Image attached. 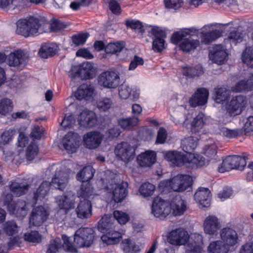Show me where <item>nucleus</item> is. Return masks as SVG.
I'll return each instance as SVG.
<instances>
[{
	"instance_id": "24",
	"label": "nucleus",
	"mask_w": 253,
	"mask_h": 253,
	"mask_svg": "<svg viewBox=\"0 0 253 253\" xmlns=\"http://www.w3.org/2000/svg\"><path fill=\"white\" fill-rule=\"evenodd\" d=\"M77 217L84 219L89 218L92 215V204L89 199L81 200L76 209Z\"/></svg>"
},
{
	"instance_id": "48",
	"label": "nucleus",
	"mask_w": 253,
	"mask_h": 253,
	"mask_svg": "<svg viewBox=\"0 0 253 253\" xmlns=\"http://www.w3.org/2000/svg\"><path fill=\"white\" fill-rule=\"evenodd\" d=\"M13 108V102L11 99L3 98L0 100V114L6 115L12 111Z\"/></svg>"
},
{
	"instance_id": "62",
	"label": "nucleus",
	"mask_w": 253,
	"mask_h": 253,
	"mask_svg": "<svg viewBox=\"0 0 253 253\" xmlns=\"http://www.w3.org/2000/svg\"><path fill=\"white\" fill-rule=\"evenodd\" d=\"M208 251L209 253H221V241L218 240L210 243Z\"/></svg>"
},
{
	"instance_id": "46",
	"label": "nucleus",
	"mask_w": 253,
	"mask_h": 253,
	"mask_svg": "<svg viewBox=\"0 0 253 253\" xmlns=\"http://www.w3.org/2000/svg\"><path fill=\"white\" fill-rule=\"evenodd\" d=\"M138 120L137 117L122 118L118 120V124L122 128L129 130L136 125Z\"/></svg>"
},
{
	"instance_id": "18",
	"label": "nucleus",
	"mask_w": 253,
	"mask_h": 253,
	"mask_svg": "<svg viewBox=\"0 0 253 253\" xmlns=\"http://www.w3.org/2000/svg\"><path fill=\"white\" fill-rule=\"evenodd\" d=\"M63 147L68 153L76 152L80 145V138L77 133L71 132L66 134L63 139Z\"/></svg>"
},
{
	"instance_id": "5",
	"label": "nucleus",
	"mask_w": 253,
	"mask_h": 253,
	"mask_svg": "<svg viewBox=\"0 0 253 253\" xmlns=\"http://www.w3.org/2000/svg\"><path fill=\"white\" fill-rule=\"evenodd\" d=\"M247 156L237 155H228L222 157V173L232 169L243 171L247 166Z\"/></svg>"
},
{
	"instance_id": "35",
	"label": "nucleus",
	"mask_w": 253,
	"mask_h": 253,
	"mask_svg": "<svg viewBox=\"0 0 253 253\" xmlns=\"http://www.w3.org/2000/svg\"><path fill=\"white\" fill-rule=\"evenodd\" d=\"M95 170L92 167L87 166L84 167L77 174V179L82 183L90 182V180L93 178Z\"/></svg>"
},
{
	"instance_id": "51",
	"label": "nucleus",
	"mask_w": 253,
	"mask_h": 253,
	"mask_svg": "<svg viewBox=\"0 0 253 253\" xmlns=\"http://www.w3.org/2000/svg\"><path fill=\"white\" fill-rule=\"evenodd\" d=\"M204 115L202 113L199 114L193 120L191 123V131L193 132L196 133L198 132L204 126L205 122L204 121Z\"/></svg>"
},
{
	"instance_id": "45",
	"label": "nucleus",
	"mask_w": 253,
	"mask_h": 253,
	"mask_svg": "<svg viewBox=\"0 0 253 253\" xmlns=\"http://www.w3.org/2000/svg\"><path fill=\"white\" fill-rule=\"evenodd\" d=\"M202 241V236H198V239L194 244L189 242L185 246V253H202V248L201 247Z\"/></svg>"
},
{
	"instance_id": "64",
	"label": "nucleus",
	"mask_w": 253,
	"mask_h": 253,
	"mask_svg": "<svg viewBox=\"0 0 253 253\" xmlns=\"http://www.w3.org/2000/svg\"><path fill=\"white\" fill-rule=\"evenodd\" d=\"M243 128L244 130V134L253 131V116H250L247 118Z\"/></svg>"
},
{
	"instance_id": "19",
	"label": "nucleus",
	"mask_w": 253,
	"mask_h": 253,
	"mask_svg": "<svg viewBox=\"0 0 253 253\" xmlns=\"http://www.w3.org/2000/svg\"><path fill=\"white\" fill-rule=\"evenodd\" d=\"M102 137V134L97 131L87 132L83 137L84 145L88 149H96L100 145Z\"/></svg>"
},
{
	"instance_id": "57",
	"label": "nucleus",
	"mask_w": 253,
	"mask_h": 253,
	"mask_svg": "<svg viewBox=\"0 0 253 253\" xmlns=\"http://www.w3.org/2000/svg\"><path fill=\"white\" fill-rule=\"evenodd\" d=\"M203 150L205 155L209 159L208 161L211 159H216L215 157L217 154V146L215 144L206 145Z\"/></svg>"
},
{
	"instance_id": "37",
	"label": "nucleus",
	"mask_w": 253,
	"mask_h": 253,
	"mask_svg": "<svg viewBox=\"0 0 253 253\" xmlns=\"http://www.w3.org/2000/svg\"><path fill=\"white\" fill-rule=\"evenodd\" d=\"M201 34L202 42L206 44H209L221 37V30H214L209 32H203Z\"/></svg>"
},
{
	"instance_id": "32",
	"label": "nucleus",
	"mask_w": 253,
	"mask_h": 253,
	"mask_svg": "<svg viewBox=\"0 0 253 253\" xmlns=\"http://www.w3.org/2000/svg\"><path fill=\"white\" fill-rule=\"evenodd\" d=\"M182 74L188 78L193 79L203 74L204 69L202 65L198 64L195 66H186L182 68Z\"/></svg>"
},
{
	"instance_id": "3",
	"label": "nucleus",
	"mask_w": 253,
	"mask_h": 253,
	"mask_svg": "<svg viewBox=\"0 0 253 253\" xmlns=\"http://www.w3.org/2000/svg\"><path fill=\"white\" fill-rule=\"evenodd\" d=\"M198 144V139L194 137H189L182 142V148L190 158L194 168H201L205 165V158L199 154L194 153Z\"/></svg>"
},
{
	"instance_id": "8",
	"label": "nucleus",
	"mask_w": 253,
	"mask_h": 253,
	"mask_svg": "<svg viewBox=\"0 0 253 253\" xmlns=\"http://www.w3.org/2000/svg\"><path fill=\"white\" fill-rule=\"evenodd\" d=\"M53 185L55 188L61 189L64 188V183L62 179L56 177V174L52 178L51 182L43 181L34 193V199L36 201L43 199L48 193L50 186Z\"/></svg>"
},
{
	"instance_id": "60",
	"label": "nucleus",
	"mask_w": 253,
	"mask_h": 253,
	"mask_svg": "<svg viewBox=\"0 0 253 253\" xmlns=\"http://www.w3.org/2000/svg\"><path fill=\"white\" fill-rule=\"evenodd\" d=\"M113 102L110 98L105 97L100 99L97 103V108L101 111H106L111 108Z\"/></svg>"
},
{
	"instance_id": "14",
	"label": "nucleus",
	"mask_w": 253,
	"mask_h": 253,
	"mask_svg": "<svg viewBox=\"0 0 253 253\" xmlns=\"http://www.w3.org/2000/svg\"><path fill=\"white\" fill-rule=\"evenodd\" d=\"M120 77L114 71L102 73L98 77V83L105 88H115L120 84Z\"/></svg>"
},
{
	"instance_id": "36",
	"label": "nucleus",
	"mask_w": 253,
	"mask_h": 253,
	"mask_svg": "<svg viewBox=\"0 0 253 253\" xmlns=\"http://www.w3.org/2000/svg\"><path fill=\"white\" fill-rule=\"evenodd\" d=\"M200 45L198 40H193L191 38H185L179 44V48L185 53L194 50Z\"/></svg>"
},
{
	"instance_id": "10",
	"label": "nucleus",
	"mask_w": 253,
	"mask_h": 253,
	"mask_svg": "<svg viewBox=\"0 0 253 253\" xmlns=\"http://www.w3.org/2000/svg\"><path fill=\"white\" fill-rule=\"evenodd\" d=\"M165 158L177 166H182L184 165L192 169H197L198 168H194L188 155L178 151H169L165 154Z\"/></svg>"
},
{
	"instance_id": "55",
	"label": "nucleus",
	"mask_w": 253,
	"mask_h": 253,
	"mask_svg": "<svg viewBox=\"0 0 253 253\" xmlns=\"http://www.w3.org/2000/svg\"><path fill=\"white\" fill-rule=\"evenodd\" d=\"M24 239L29 242L40 243L42 242V235L38 231L34 230L25 233Z\"/></svg>"
},
{
	"instance_id": "47",
	"label": "nucleus",
	"mask_w": 253,
	"mask_h": 253,
	"mask_svg": "<svg viewBox=\"0 0 253 253\" xmlns=\"http://www.w3.org/2000/svg\"><path fill=\"white\" fill-rule=\"evenodd\" d=\"M93 192V188L90 182L82 183L79 191L81 198L88 199L92 195Z\"/></svg>"
},
{
	"instance_id": "43",
	"label": "nucleus",
	"mask_w": 253,
	"mask_h": 253,
	"mask_svg": "<svg viewBox=\"0 0 253 253\" xmlns=\"http://www.w3.org/2000/svg\"><path fill=\"white\" fill-rule=\"evenodd\" d=\"M241 59L243 64L249 68H253V47L246 46L243 51Z\"/></svg>"
},
{
	"instance_id": "15",
	"label": "nucleus",
	"mask_w": 253,
	"mask_h": 253,
	"mask_svg": "<svg viewBox=\"0 0 253 253\" xmlns=\"http://www.w3.org/2000/svg\"><path fill=\"white\" fill-rule=\"evenodd\" d=\"M209 96V91L207 88H198L190 97L189 105L193 108L204 106L208 103Z\"/></svg>"
},
{
	"instance_id": "26",
	"label": "nucleus",
	"mask_w": 253,
	"mask_h": 253,
	"mask_svg": "<svg viewBox=\"0 0 253 253\" xmlns=\"http://www.w3.org/2000/svg\"><path fill=\"white\" fill-rule=\"evenodd\" d=\"M156 153L154 151L148 150L139 155L137 161L140 167H149L156 162Z\"/></svg>"
},
{
	"instance_id": "25",
	"label": "nucleus",
	"mask_w": 253,
	"mask_h": 253,
	"mask_svg": "<svg viewBox=\"0 0 253 253\" xmlns=\"http://www.w3.org/2000/svg\"><path fill=\"white\" fill-rule=\"evenodd\" d=\"M253 90V73L251 74L248 79H243L235 84L232 86L231 90L232 92H241L242 91H249Z\"/></svg>"
},
{
	"instance_id": "33",
	"label": "nucleus",
	"mask_w": 253,
	"mask_h": 253,
	"mask_svg": "<svg viewBox=\"0 0 253 253\" xmlns=\"http://www.w3.org/2000/svg\"><path fill=\"white\" fill-rule=\"evenodd\" d=\"M112 220L111 216L106 214L102 217L98 222L97 229L98 231L103 234H105L108 231L115 228V225Z\"/></svg>"
},
{
	"instance_id": "31",
	"label": "nucleus",
	"mask_w": 253,
	"mask_h": 253,
	"mask_svg": "<svg viewBox=\"0 0 253 253\" xmlns=\"http://www.w3.org/2000/svg\"><path fill=\"white\" fill-rule=\"evenodd\" d=\"M127 183H124L123 181L120 183L116 184L113 191V199L116 203H120L126 198L127 194L126 188Z\"/></svg>"
},
{
	"instance_id": "50",
	"label": "nucleus",
	"mask_w": 253,
	"mask_h": 253,
	"mask_svg": "<svg viewBox=\"0 0 253 253\" xmlns=\"http://www.w3.org/2000/svg\"><path fill=\"white\" fill-rule=\"evenodd\" d=\"M222 134L229 139L237 138L244 134V130L243 127L241 129H231L222 127Z\"/></svg>"
},
{
	"instance_id": "42",
	"label": "nucleus",
	"mask_w": 253,
	"mask_h": 253,
	"mask_svg": "<svg viewBox=\"0 0 253 253\" xmlns=\"http://www.w3.org/2000/svg\"><path fill=\"white\" fill-rule=\"evenodd\" d=\"M125 46L124 41L110 42L106 45L105 53L107 54H114L121 52Z\"/></svg>"
},
{
	"instance_id": "56",
	"label": "nucleus",
	"mask_w": 253,
	"mask_h": 253,
	"mask_svg": "<svg viewBox=\"0 0 253 253\" xmlns=\"http://www.w3.org/2000/svg\"><path fill=\"white\" fill-rule=\"evenodd\" d=\"M17 225L14 220L6 221L3 227L5 233L9 236H12L17 232Z\"/></svg>"
},
{
	"instance_id": "6",
	"label": "nucleus",
	"mask_w": 253,
	"mask_h": 253,
	"mask_svg": "<svg viewBox=\"0 0 253 253\" xmlns=\"http://www.w3.org/2000/svg\"><path fill=\"white\" fill-rule=\"evenodd\" d=\"M94 237L95 232L92 228H80L74 234V244L79 248L89 247L92 244Z\"/></svg>"
},
{
	"instance_id": "41",
	"label": "nucleus",
	"mask_w": 253,
	"mask_h": 253,
	"mask_svg": "<svg viewBox=\"0 0 253 253\" xmlns=\"http://www.w3.org/2000/svg\"><path fill=\"white\" fill-rule=\"evenodd\" d=\"M74 199L73 197H69L67 195L61 196L58 201V205L59 208L65 211L74 208Z\"/></svg>"
},
{
	"instance_id": "52",
	"label": "nucleus",
	"mask_w": 253,
	"mask_h": 253,
	"mask_svg": "<svg viewBox=\"0 0 253 253\" xmlns=\"http://www.w3.org/2000/svg\"><path fill=\"white\" fill-rule=\"evenodd\" d=\"M125 25L127 28H129L132 30H138L141 33H143L145 32L142 22L138 20L126 19L125 21Z\"/></svg>"
},
{
	"instance_id": "61",
	"label": "nucleus",
	"mask_w": 253,
	"mask_h": 253,
	"mask_svg": "<svg viewBox=\"0 0 253 253\" xmlns=\"http://www.w3.org/2000/svg\"><path fill=\"white\" fill-rule=\"evenodd\" d=\"M166 8L176 9L180 8L183 3V0H164Z\"/></svg>"
},
{
	"instance_id": "40",
	"label": "nucleus",
	"mask_w": 253,
	"mask_h": 253,
	"mask_svg": "<svg viewBox=\"0 0 253 253\" xmlns=\"http://www.w3.org/2000/svg\"><path fill=\"white\" fill-rule=\"evenodd\" d=\"M10 189L12 194L17 197H20L27 193L29 185L22 183L13 182L10 185Z\"/></svg>"
},
{
	"instance_id": "38",
	"label": "nucleus",
	"mask_w": 253,
	"mask_h": 253,
	"mask_svg": "<svg viewBox=\"0 0 253 253\" xmlns=\"http://www.w3.org/2000/svg\"><path fill=\"white\" fill-rule=\"evenodd\" d=\"M56 53V48L49 43L42 44L38 52L39 56L44 59L53 57Z\"/></svg>"
},
{
	"instance_id": "34",
	"label": "nucleus",
	"mask_w": 253,
	"mask_h": 253,
	"mask_svg": "<svg viewBox=\"0 0 253 253\" xmlns=\"http://www.w3.org/2000/svg\"><path fill=\"white\" fill-rule=\"evenodd\" d=\"M94 90V88L90 85L83 84L79 86L75 92V96L77 99L82 100L86 97H92Z\"/></svg>"
},
{
	"instance_id": "12",
	"label": "nucleus",
	"mask_w": 253,
	"mask_h": 253,
	"mask_svg": "<svg viewBox=\"0 0 253 253\" xmlns=\"http://www.w3.org/2000/svg\"><path fill=\"white\" fill-rule=\"evenodd\" d=\"M151 33L153 36L152 49L156 53L161 52L166 48L165 40L167 38L166 31L156 26L151 29Z\"/></svg>"
},
{
	"instance_id": "11",
	"label": "nucleus",
	"mask_w": 253,
	"mask_h": 253,
	"mask_svg": "<svg viewBox=\"0 0 253 253\" xmlns=\"http://www.w3.org/2000/svg\"><path fill=\"white\" fill-rule=\"evenodd\" d=\"M151 210L153 215L160 219H164L170 213L169 203L159 197L154 199Z\"/></svg>"
},
{
	"instance_id": "4",
	"label": "nucleus",
	"mask_w": 253,
	"mask_h": 253,
	"mask_svg": "<svg viewBox=\"0 0 253 253\" xmlns=\"http://www.w3.org/2000/svg\"><path fill=\"white\" fill-rule=\"evenodd\" d=\"M199 234H194L189 237L187 232L183 229L178 228L171 231L168 237V242L174 246L184 245L185 247L189 242L194 243L198 239Z\"/></svg>"
},
{
	"instance_id": "54",
	"label": "nucleus",
	"mask_w": 253,
	"mask_h": 253,
	"mask_svg": "<svg viewBox=\"0 0 253 253\" xmlns=\"http://www.w3.org/2000/svg\"><path fill=\"white\" fill-rule=\"evenodd\" d=\"M89 35L88 33H80L72 36V42L76 45H83L86 41Z\"/></svg>"
},
{
	"instance_id": "53",
	"label": "nucleus",
	"mask_w": 253,
	"mask_h": 253,
	"mask_svg": "<svg viewBox=\"0 0 253 253\" xmlns=\"http://www.w3.org/2000/svg\"><path fill=\"white\" fill-rule=\"evenodd\" d=\"M39 152V148L38 145L31 142L27 147L26 151V157L28 161L33 160Z\"/></svg>"
},
{
	"instance_id": "23",
	"label": "nucleus",
	"mask_w": 253,
	"mask_h": 253,
	"mask_svg": "<svg viewBox=\"0 0 253 253\" xmlns=\"http://www.w3.org/2000/svg\"><path fill=\"white\" fill-rule=\"evenodd\" d=\"M170 211L174 216H180L184 214L187 209L186 201L180 195L174 196L169 203Z\"/></svg>"
},
{
	"instance_id": "49",
	"label": "nucleus",
	"mask_w": 253,
	"mask_h": 253,
	"mask_svg": "<svg viewBox=\"0 0 253 253\" xmlns=\"http://www.w3.org/2000/svg\"><path fill=\"white\" fill-rule=\"evenodd\" d=\"M155 186L149 182L142 183L139 187V191L141 195L144 197H148L152 196L155 190Z\"/></svg>"
},
{
	"instance_id": "17",
	"label": "nucleus",
	"mask_w": 253,
	"mask_h": 253,
	"mask_svg": "<svg viewBox=\"0 0 253 253\" xmlns=\"http://www.w3.org/2000/svg\"><path fill=\"white\" fill-rule=\"evenodd\" d=\"M115 151L117 156L125 162L130 161L135 156L134 149L127 142H123L118 144Z\"/></svg>"
},
{
	"instance_id": "28",
	"label": "nucleus",
	"mask_w": 253,
	"mask_h": 253,
	"mask_svg": "<svg viewBox=\"0 0 253 253\" xmlns=\"http://www.w3.org/2000/svg\"><path fill=\"white\" fill-rule=\"evenodd\" d=\"M220 227V223L218 218L214 215L207 216L204 223V229L205 233L209 235L216 234Z\"/></svg>"
},
{
	"instance_id": "1",
	"label": "nucleus",
	"mask_w": 253,
	"mask_h": 253,
	"mask_svg": "<svg viewBox=\"0 0 253 253\" xmlns=\"http://www.w3.org/2000/svg\"><path fill=\"white\" fill-rule=\"evenodd\" d=\"M231 96L229 90L222 87V104L223 102H226L225 108L227 112L230 116L234 117L240 115L246 109L248 99L245 95H239L233 96L229 101Z\"/></svg>"
},
{
	"instance_id": "63",
	"label": "nucleus",
	"mask_w": 253,
	"mask_h": 253,
	"mask_svg": "<svg viewBox=\"0 0 253 253\" xmlns=\"http://www.w3.org/2000/svg\"><path fill=\"white\" fill-rule=\"evenodd\" d=\"M167 137V132L164 127H160L158 131L156 143L163 144L165 141Z\"/></svg>"
},
{
	"instance_id": "22",
	"label": "nucleus",
	"mask_w": 253,
	"mask_h": 253,
	"mask_svg": "<svg viewBox=\"0 0 253 253\" xmlns=\"http://www.w3.org/2000/svg\"><path fill=\"white\" fill-rule=\"evenodd\" d=\"M79 124L85 127H93L97 125V119L95 113L89 110H84L79 116Z\"/></svg>"
},
{
	"instance_id": "30",
	"label": "nucleus",
	"mask_w": 253,
	"mask_h": 253,
	"mask_svg": "<svg viewBox=\"0 0 253 253\" xmlns=\"http://www.w3.org/2000/svg\"><path fill=\"white\" fill-rule=\"evenodd\" d=\"M122 238L121 233L115 230V228L108 231L105 234H103L101 237L103 242L108 245L117 244Z\"/></svg>"
},
{
	"instance_id": "16",
	"label": "nucleus",
	"mask_w": 253,
	"mask_h": 253,
	"mask_svg": "<svg viewBox=\"0 0 253 253\" xmlns=\"http://www.w3.org/2000/svg\"><path fill=\"white\" fill-rule=\"evenodd\" d=\"M48 211L42 206L34 208L30 214V224L35 226H41L47 219Z\"/></svg>"
},
{
	"instance_id": "13",
	"label": "nucleus",
	"mask_w": 253,
	"mask_h": 253,
	"mask_svg": "<svg viewBox=\"0 0 253 253\" xmlns=\"http://www.w3.org/2000/svg\"><path fill=\"white\" fill-rule=\"evenodd\" d=\"M228 33H229L228 38L230 42L237 44L243 41L244 37V31L239 27H233V21L222 23V34L223 33L227 34Z\"/></svg>"
},
{
	"instance_id": "44",
	"label": "nucleus",
	"mask_w": 253,
	"mask_h": 253,
	"mask_svg": "<svg viewBox=\"0 0 253 253\" xmlns=\"http://www.w3.org/2000/svg\"><path fill=\"white\" fill-rule=\"evenodd\" d=\"M209 57L212 63L221 65V44L213 46L209 52Z\"/></svg>"
},
{
	"instance_id": "7",
	"label": "nucleus",
	"mask_w": 253,
	"mask_h": 253,
	"mask_svg": "<svg viewBox=\"0 0 253 253\" xmlns=\"http://www.w3.org/2000/svg\"><path fill=\"white\" fill-rule=\"evenodd\" d=\"M237 232L230 227L222 228V253H229L235 250L238 243Z\"/></svg>"
},
{
	"instance_id": "9",
	"label": "nucleus",
	"mask_w": 253,
	"mask_h": 253,
	"mask_svg": "<svg viewBox=\"0 0 253 253\" xmlns=\"http://www.w3.org/2000/svg\"><path fill=\"white\" fill-rule=\"evenodd\" d=\"M169 183V186L173 191L183 192L189 188H191L193 178L189 175L178 174L171 179Z\"/></svg>"
},
{
	"instance_id": "2",
	"label": "nucleus",
	"mask_w": 253,
	"mask_h": 253,
	"mask_svg": "<svg viewBox=\"0 0 253 253\" xmlns=\"http://www.w3.org/2000/svg\"><path fill=\"white\" fill-rule=\"evenodd\" d=\"M41 26L40 20L34 16L21 19L16 22V33L27 38L38 35Z\"/></svg>"
},
{
	"instance_id": "29",
	"label": "nucleus",
	"mask_w": 253,
	"mask_h": 253,
	"mask_svg": "<svg viewBox=\"0 0 253 253\" xmlns=\"http://www.w3.org/2000/svg\"><path fill=\"white\" fill-rule=\"evenodd\" d=\"M26 54L21 49L15 50L7 57V63L9 66L18 67L25 62Z\"/></svg>"
},
{
	"instance_id": "27",
	"label": "nucleus",
	"mask_w": 253,
	"mask_h": 253,
	"mask_svg": "<svg viewBox=\"0 0 253 253\" xmlns=\"http://www.w3.org/2000/svg\"><path fill=\"white\" fill-rule=\"evenodd\" d=\"M14 134V130L9 129L3 131L0 137V150L2 151L5 159L9 157H11L13 154V152L9 150H5L4 146L12 141Z\"/></svg>"
},
{
	"instance_id": "39",
	"label": "nucleus",
	"mask_w": 253,
	"mask_h": 253,
	"mask_svg": "<svg viewBox=\"0 0 253 253\" xmlns=\"http://www.w3.org/2000/svg\"><path fill=\"white\" fill-rule=\"evenodd\" d=\"M122 248L125 253H139L140 246L130 239H126L121 243Z\"/></svg>"
},
{
	"instance_id": "21",
	"label": "nucleus",
	"mask_w": 253,
	"mask_h": 253,
	"mask_svg": "<svg viewBox=\"0 0 253 253\" xmlns=\"http://www.w3.org/2000/svg\"><path fill=\"white\" fill-rule=\"evenodd\" d=\"M96 69L92 63L84 62L79 65L76 74L82 80L92 79L95 76Z\"/></svg>"
},
{
	"instance_id": "59",
	"label": "nucleus",
	"mask_w": 253,
	"mask_h": 253,
	"mask_svg": "<svg viewBox=\"0 0 253 253\" xmlns=\"http://www.w3.org/2000/svg\"><path fill=\"white\" fill-rule=\"evenodd\" d=\"M114 218L120 224H125L129 220V216L126 212L122 211H115L113 212Z\"/></svg>"
},
{
	"instance_id": "20",
	"label": "nucleus",
	"mask_w": 253,
	"mask_h": 253,
	"mask_svg": "<svg viewBox=\"0 0 253 253\" xmlns=\"http://www.w3.org/2000/svg\"><path fill=\"white\" fill-rule=\"evenodd\" d=\"M194 199L202 207L208 208L211 205V194L208 188L200 187L195 192Z\"/></svg>"
},
{
	"instance_id": "58",
	"label": "nucleus",
	"mask_w": 253,
	"mask_h": 253,
	"mask_svg": "<svg viewBox=\"0 0 253 253\" xmlns=\"http://www.w3.org/2000/svg\"><path fill=\"white\" fill-rule=\"evenodd\" d=\"M186 31L182 30L174 32L171 37L170 42L174 44H177L188 36V33H186Z\"/></svg>"
}]
</instances>
